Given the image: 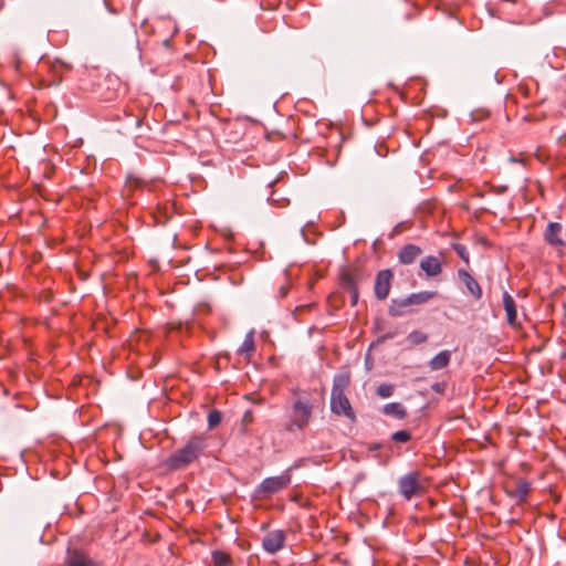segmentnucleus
<instances>
[{
    "label": "nucleus",
    "mask_w": 566,
    "mask_h": 566,
    "mask_svg": "<svg viewBox=\"0 0 566 566\" xmlns=\"http://www.w3.org/2000/svg\"><path fill=\"white\" fill-rule=\"evenodd\" d=\"M340 283H357L365 280L363 272L358 268H344L339 272Z\"/></svg>",
    "instance_id": "15"
},
{
    "label": "nucleus",
    "mask_w": 566,
    "mask_h": 566,
    "mask_svg": "<svg viewBox=\"0 0 566 566\" xmlns=\"http://www.w3.org/2000/svg\"><path fill=\"white\" fill-rule=\"evenodd\" d=\"M380 449H387V452L377 453L374 457L377 459L379 464L387 465L391 458L392 446L389 442H374L367 446V450L370 452L379 451Z\"/></svg>",
    "instance_id": "13"
},
{
    "label": "nucleus",
    "mask_w": 566,
    "mask_h": 566,
    "mask_svg": "<svg viewBox=\"0 0 566 566\" xmlns=\"http://www.w3.org/2000/svg\"><path fill=\"white\" fill-rule=\"evenodd\" d=\"M66 566H99L81 551L70 552L66 558Z\"/></svg>",
    "instance_id": "14"
},
{
    "label": "nucleus",
    "mask_w": 566,
    "mask_h": 566,
    "mask_svg": "<svg viewBox=\"0 0 566 566\" xmlns=\"http://www.w3.org/2000/svg\"><path fill=\"white\" fill-rule=\"evenodd\" d=\"M436 292L422 291L418 293H412L407 297L400 300H392L391 305L389 306V314L391 316H402L408 313H411L409 310L412 305H421L436 296Z\"/></svg>",
    "instance_id": "2"
},
{
    "label": "nucleus",
    "mask_w": 566,
    "mask_h": 566,
    "mask_svg": "<svg viewBox=\"0 0 566 566\" xmlns=\"http://www.w3.org/2000/svg\"><path fill=\"white\" fill-rule=\"evenodd\" d=\"M394 394V386L390 384H381L377 387V395L381 398H388Z\"/></svg>",
    "instance_id": "24"
},
{
    "label": "nucleus",
    "mask_w": 566,
    "mask_h": 566,
    "mask_svg": "<svg viewBox=\"0 0 566 566\" xmlns=\"http://www.w3.org/2000/svg\"><path fill=\"white\" fill-rule=\"evenodd\" d=\"M391 285H375V294L377 298L385 300L390 291Z\"/></svg>",
    "instance_id": "25"
},
{
    "label": "nucleus",
    "mask_w": 566,
    "mask_h": 566,
    "mask_svg": "<svg viewBox=\"0 0 566 566\" xmlns=\"http://www.w3.org/2000/svg\"><path fill=\"white\" fill-rule=\"evenodd\" d=\"M382 412L397 419H403L407 416V409L400 402H389L382 408Z\"/></svg>",
    "instance_id": "18"
},
{
    "label": "nucleus",
    "mask_w": 566,
    "mask_h": 566,
    "mask_svg": "<svg viewBox=\"0 0 566 566\" xmlns=\"http://www.w3.org/2000/svg\"><path fill=\"white\" fill-rule=\"evenodd\" d=\"M212 562L214 566H231V557L229 554L221 551L212 552Z\"/></svg>",
    "instance_id": "20"
},
{
    "label": "nucleus",
    "mask_w": 566,
    "mask_h": 566,
    "mask_svg": "<svg viewBox=\"0 0 566 566\" xmlns=\"http://www.w3.org/2000/svg\"><path fill=\"white\" fill-rule=\"evenodd\" d=\"M443 255H427L420 260V270L426 274L428 279L438 276L442 271Z\"/></svg>",
    "instance_id": "7"
},
{
    "label": "nucleus",
    "mask_w": 566,
    "mask_h": 566,
    "mask_svg": "<svg viewBox=\"0 0 566 566\" xmlns=\"http://www.w3.org/2000/svg\"><path fill=\"white\" fill-rule=\"evenodd\" d=\"M450 359H451V352L442 350L430 359L429 367L431 370L443 369L449 365Z\"/></svg>",
    "instance_id": "16"
},
{
    "label": "nucleus",
    "mask_w": 566,
    "mask_h": 566,
    "mask_svg": "<svg viewBox=\"0 0 566 566\" xmlns=\"http://www.w3.org/2000/svg\"><path fill=\"white\" fill-rule=\"evenodd\" d=\"M399 493L406 499L410 500L412 496L420 494L423 491L422 485L419 482V473L410 472L402 475L398 480Z\"/></svg>",
    "instance_id": "5"
},
{
    "label": "nucleus",
    "mask_w": 566,
    "mask_h": 566,
    "mask_svg": "<svg viewBox=\"0 0 566 566\" xmlns=\"http://www.w3.org/2000/svg\"><path fill=\"white\" fill-rule=\"evenodd\" d=\"M531 490V483L524 479L516 482L514 488H505V493L509 497L516 500V504H522L526 501L527 494Z\"/></svg>",
    "instance_id": "10"
},
{
    "label": "nucleus",
    "mask_w": 566,
    "mask_h": 566,
    "mask_svg": "<svg viewBox=\"0 0 566 566\" xmlns=\"http://www.w3.org/2000/svg\"><path fill=\"white\" fill-rule=\"evenodd\" d=\"M250 415H251V412L247 411L244 418H249Z\"/></svg>",
    "instance_id": "34"
},
{
    "label": "nucleus",
    "mask_w": 566,
    "mask_h": 566,
    "mask_svg": "<svg viewBox=\"0 0 566 566\" xmlns=\"http://www.w3.org/2000/svg\"><path fill=\"white\" fill-rule=\"evenodd\" d=\"M109 11H111L112 13H116V10H114V9H111V8H109Z\"/></svg>",
    "instance_id": "37"
},
{
    "label": "nucleus",
    "mask_w": 566,
    "mask_h": 566,
    "mask_svg": "<svg viewBox=\"0 0 566 566\" xmlns=\"http://www.w3.org/2000/svg\"><path fill=\"white\" fill-rule=\"evenodd\" d=\"M428 339V335L424 334L423 332H420V331H412L409 335H408V340L410 342V344L412 345H420V344H423L426 343Z\"/></svg>",
    "instance_id": "21"
},
{
    "label": "nucleus",
    "mask_w": 566,
    "mask_h": 566,
    "mask_svg": "<svg viewBox=\"0 0 566 566\" xmlns=\"http://www.w3.org/2000/svg\"><path fill=\"white\" fill-rule=\"evenodd\" d=\"M395 337V333H388L384 336L385 339H388V338H394Z\"/></svg>",
    "instance_id": "33"
},
{
    "label": "nucleus",
    "mask_w": 566,
    "mask_h": 566,
    "mask_svg": "<svg viewBox=\"0 0 566 566\" xmlns=\"http://www.w3.org/2000/svg\"><path fill=\"white\" fill-rule=\"evenodd\" d=\"M331 410L337 416L346 417L352 423H355L357 420L354 409L345 394H331Z\"/></svg>",
    "instance_id": "6"
},
{
    "label": "nucleus",
    "mask_w": 566,
    "mask_h": 566,
    "mask_svg": "<svg viewBox=\"0 0 566 566\" xmlns=\"http://www.w3.org/2000/svg\"><path fill=\"white\" fill-rule=\"evenodd\" d=\"M52 291L50 289H44L39 293V298L41 302H51L52 300Z\"/></svg>",
    "instance_id": "30"
},
{
    "label": "nucleus",
    "mask_w": 566,
    "mask_h": 566,
    "mask_svg": "<svg viewBox=\"0 0 566 566\" xmlns=\"http://www.w3.org/2000/svg\"><path fill=\"white\" fill-rule=\"evenodd\" d=\"M290 475L271 476L264 479L255 489L254 494L256 497H264L277 493L290 483Z\"/></svg>",
    "instance_id": "4"
},
{
    "label": "nucleus",
    "mask_w": 566,
    "mask_h": 566,
    "mask_svg": "<svg viewBox=\"0 0 566 566\" xmlns=\"http://www.w3.org/2000/svg\"><path fill=\"white\" fill-rule=\"evenodd\" d=\"M390 439L398 443H407L411 440V433L408 430H399L394 432Z\"/></svg>",
    "instance_id": "22"
},
{
    "label": "nucleus",
    "mask_w": 566,
    "mask_h": 566,
    "mask_svg": "<svg viewBox=\"0 0 566 566\" xmlns=\"http://www.w3.org/2000/svg\"><path fill=\"white\" fill-rule=\"evenodd\" d=\"M563 226L559 222H549L544 231V241L553 248H564Z\"/></svg>",
    "instance_id": "8"
},
{
    "label": "nucleus",
    "mask_w": 566,
    "mask_h": 566,
    "mask_svg": "<svg viewBox=\"0 0 566 566\" xmlns=\"http://www.w3.org/2000/svg\"><path fill=\"white\" fill-rule=\"evenodd\" d=\"M470 293L475 296L476 298H480L482 296V289L481 285H467Z\"/></svg>",
    "instance_id": "31"
},
{
    "label": "nucleus",
    "mask_w": 566,
    "mask_h": 566,
    "mask_svg": "<svg viewBox=\"0 0 566 566\" xmlns=\"http://www.w3.org/2000/svg\"><path fill=\"white\" fill-rule=\"evenodd\" d=\"M221 419H222V415L219 410L217 409H212L209 413H208V426L210 429L217 427L220 422H221Z\"/></svg>",
    "instance_id": "23"
},
{
    "label": "nucleus",
    "mask_w": 566,
    "mask_h": 566,
    "mask_svg": "<svg viewBox=\"0 0 566 566\" xmlns=\"http://www.w3.org/2000/svg\"><path fill=\"white\" fill-rule=\"evenodd\" d=\"M350 377L347 373L336 374L333 379V387L331 394H345L349 386Z\"/></svg>",
    "instance_id": "17"
},
{
    "label": "nucleus",
    "mask_w": 566,
    "mask_h": 566,
    "mask_svg": "<svg viewBox=\"0 0 566 566\" xmlns=\"http://www.w3.org/2000/svg\"><path fill=\"white\" fill-rule=\"evenodd\" d=\"M134 181H135L136 186L139 185V180L138 179H134Z\"/></svg>",
    "instance_id": "35"
},
{
    "label": "nucleus",
    "mask_w": 566,
    "mask_h": 566,
    "mask_svg": "<svg viewBox=\"0 0 566 566\" xmlns=\"http://www.w3.org/2000/svg\"><path fill=\"white\" fill-rule=\"evenodd\" d=\"M447 385L444 382H434L431 385V389L437 394H443Z\"/></svg>",
    "instance_id": "32"
},
{
    "label": "nucleus",
    "mask_w": 566,
    "mask_h": 566,
    "mask_svg": "<svg viewBox=\"0 0 566 566\" xmlns=\"http://www.w3.org/2000/svg\"><path fill=\"white\" fill-rule=\"evenodd\" d=\"M285 542V534L281 530L268 533L262 539L263 548L270 553L275 554L283 548Z\"/></svg>",
    "instance_id": "9"
},
{
    "label": "nucleus",
    "mask_w": 566,
    "mask_h": 566,
    "mask_svg": "<svg viewBox=\"0 0 566 566\" xmlns=\"http://www.w3.org/2000/svg\"><path fill=\"white\" fill-rule=\"evenodd\" d=\"M458 276L463 283H475L473 277L465 270L460 269Z\"/></svg>",
    "instance_id": "29"
},
{
    "label": "nucleus",
    "mask_w": 566,
    "mask_h": 566,
    "mask_svg": "<svg viewBox=\"0 0 566 566\" xmlns=\"http://www.w3.org/2000/svg\"><path fill=\"white\" fill-rule=\"evenodd\" d=\"M255 349V344H254V331L251 329L247 335H245V338L242 343V345L239 347L238 349V354L239 355H243V354H251L253 353Z\"/></svg>",
    "instance_id": "19"
},
{
    "label": "nucleus",
    "mask_w": 566,
    "mask_h": 566,
    "mask_svg": "<svg viewBox=\"0 0 566 566\" xmlns=\"http://www.w3.org/2000/svg\"><path fill=\"white\" fill-rule=\"evenodd\" d=\"M207 447L206 436L192 434L181 448L166 459L165 465L171 471L185 469L197 461L205 453Z\"/></svg>",
    "instance_id": "1"
},
{
    "label": "nucleus",
    "mask_w": 566,
    "mask_h": 566,
    "mask_svg": "<svg viewBox=\"0 0 566 566\" xmlns=\"http://www.w3.org/2000/svg\"><path fill=\"white\" fill-rule=\"evenodd\" d=\"M347 290V294L350 298V304L353 306H355L358 302V290H357V285H346Z\"/></svg>",
    "instance_id": "26"
},
{
    "label": "nucleus",
    "mask_w": 566,
    "mask_h": 566,
    "mask_svg": "<svg viewBox=\"0 0 566 566\" xmlns=\"http://www.w3.org/2000/svg\"><path fill=\"white\" fill-rule=\"evenodd\" d=\"M453 249L454 251L457 252V254L464 261V262H469V252H468V249L462 245V244H453Z\"/></svg>",
    "instance_id": "28"
},
{
    "label": "nucleus",
    "mask_w": 566,
    "mask_h": 566,
    "mask_svg": "<svg viewBox=\"0 0 566 566\" xmlns=\"http://www.w3.org/2000/svg\"><path fill=\"white\" fill-rule=\"evenodd\" d=\"M104 3H105V6H107V7H108L107 0H104Z\"/></svg>",
    "instance_id": "38"
},
{
    "label": "nucleus",
    "mask_w": 566,
    "mask_h": 566,
    "mask_svg": "<svg viewBox=\"0 0 566 566\" xmlns=\"http://www.w3.org/2000/svg\"><path fill=\"white\" fill-rule=\"evenodd\" d=\"M503 307L506 313V322L510 326L516 327L517 323V306L515 300L509 292L503 293Z\"/></svg>",
    "instance_id": "11"
},
{
    "label": "nucleus",
    "mask_w": 566,
    "mask_h": 566,
    "mask_svg": "<svg viewBox=\"0 0 566 566\" xmlns=\"http://www.w3.org/2000/svg\"><path fill=\"white\" fill-rule=\"evenodd\" d=\"M422 250L416 244H406L398 252L399 262L402 264H412L421 255Z\"/></svg>",
    "instance_id": "12"
},
{
    "label": "nucleus",
    "mask_w": 566,
    "mask_h": 566,
    "mask_svg": "<svg viewBox=\"0 0 566 566\" xmlns=\"http://www.w3.org/2000/svg\"><path fill=\"white\" fill-rule=\"evenodd\" d=\"M392 279V273L390 270H382L376 276L375 283H389Z\"/></svg>",
    "instance_id": "27"
},
{
    "label": "nucleus",
    "mask_w": 566,
    "mask_h": 566,
    "mask_svg": "<svg viewBox=\"0 0 566 566\" xmlns=\"http://www.w3.org/2000/svg\"><path fill=\"white\" fill-rule=\"evenodd\" d=\"M282 295H286V291H284V289L282 287Z\"/></svg>",
    "instance_id": "36"
},
{
    "label": "nucleus",
    "mask_w": 566,
    "mask_h": 566,
    "mask_svg": "<svg viewBox=\"0 0 566 566\" xmlns=\"http://www.w3.org/2000/svg\"><path fill=\"white\" fill-rule=\"evenodd\" d=\"M313 407L307 399L297 398L292 406L291 421L285 426L287 431H293L295 428L304 429L312 417Z\"/></svg>",
    "instance_id": "3"
}]
</instances>
